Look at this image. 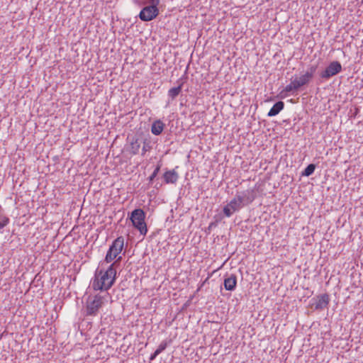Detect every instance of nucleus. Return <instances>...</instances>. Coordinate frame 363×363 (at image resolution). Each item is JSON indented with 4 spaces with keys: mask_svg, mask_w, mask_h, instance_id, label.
I'll list each match as a JSON object with an SVG mask.
<instances>
[{
    "mask_svg": "<svg viewBox=\"0 0 363 363\" xmlns=\"http://www.w3.org/2000/svg\"><path fill=\"white\" fill-rule=\"evenodd\" d=\"M224 288L227 291H234L237 285V277L235 274H231L226 276L224 279Z\"/></svg>",
    "mask_w": 363,
    "mask_h": 363,
    "instance_id": "11",
    "label": "nucleus"
},
{
    "mask_svg": "<svg viewBox=\"0 0 363 363\" xmlns=\"http://www.w3.org/2000/svg\"><path fill=\"white\" fill-rule=\"evenodd\" d=\"M158 14V8L150 5L144 7L140 11L139 13V17L143 21H150L156 18Z\"/></svg>",
    "mask_w": 363,
    "mask_h": 363,
    "instance_id": "8",
    "label": "nucleus"
},
{
    "mask_svg": "<svg viewBox=\"0 0 363 363\" xmlns=\"http://www.w3.org/2000/svg\"><path fill=\"white\" fill-rule=\"evenodd\" d=\"M284 108V103L281 101H279L274 104V106L271 108L269 111L267 113L269 117L275 116L279 113L281 111H282Z\"/></svg>",
    "mask_w": 363,
    "mask_h": 363,
    "instance_id": "14",
    "label": "nucleus"
},
{
    "mask_svg": "<svg viewBox=\"0 0 363 363\" xmlns=\"http://www.w3.org/2000/svg\"><path fill=\"white\" fill-rule=\"evenodd\" d=\"M145 214L141 208H136L132 211L130 220L133 225L138 229L141 235H146L147 228L145 222Z\"/></svg>",
    "mask_w": 363,
    "mask_h": 363,
    "instance_id": "4",
    "label": "nucleus"
},
{
    "mask_svg": "<svg viewBox=\"0 0 363 363\" xmlns=\"http://www.w3.org/2000/svg\"><path fill=\"white\" fill-rule=\"evenodd\" d=\"M317 65H311L308 68L304 74L311 81L312 79L313 78L315 72L317 70Z\"/></svg>",
    "mask_w": 363,
    "mask_h": 363,
    "instance_id": "19",
    "label": "nucleus"
},
{
    "mask_svg": "<svg viewBox=\"0 0 363 363\" xmlns=\"http://www.w3.org/2000/svg\"><path fill=\"white\" fill-rule=\"evenodd\" d=\"M106 298L100 295L89 296L84 309L85 316L95 317L98 315L101 308L104 305Z\"/></svg>",
    "mask_w": 363,
    "mask_h": 363,
    "instance_id": "2",
    "label": "nucleus"
},
{
    "mask_svg": "<svg viewBox=\"0 0 363 363\" xmlns=\"http://www.w3.org/2000/svg\"><path fill=\"white\" fill-rule=\"evenodd\" d=\"M167 347V343L165 341L162 342L158 346L157 349L150 355V359H155L161 352H162Z\"/></svg>",
    "mask_w": 363,
    "mask_h": 363,
    "instance_id": "17",
    "label": "nucleus"
},
{
    "mask_svg": "<svg viewBox=\"0 0 363 363\" xmlns=\"http://www.w3.org/2000/svg\"><path fill=\"white\" fill-rule=\"evenodd\" d=\"M9 223V218L6 216H0V230L3 229Z\"/></svg>",
    "mask_w": 363,
    "mask_h": 363,
    "instance_id": "20",
    "label": "nucleus"
},
{
    "mask_svg": "<svg viewBox=\"0 0 363 363\" xmlns=\"http://www.w3.org/2000/svg\"><path fill=\"white\" fill-rule=\"evenodd\" d=\"M342 71V65L338 61H333L320 74V77L325 79L337 74Z\"/></svg>",
    "mask_w": 363,
    "mask_h": 363,
    "instance_id": "6",
    "label": "nucleus"
},
{
    "mask_svg": "<svg viewBox=\"0 0 363 363\" xmlns=\"http://www.w3.org/2000/svg\"><path fill=\"white\" fill-rule=\"evenodd\" d=\"M310 82L311 80L304 74L291 79V82L281 91V98L288 96V93L297 92L301 87L308 85Z\"/></svg>",
    "mask_w": 363,
    "mask_h": 363,
    "instance_id": "3",
    "label": "nucleus"
},
{
    "mask_svg": "<svg viewBox=\"0 0 363 363\" xmlns=\"http://www.w3.org/2000/svg\"><path fill=\"white\" fill-rule=\"evenodd\" d=\"M165 125L161 120H156L151 126V132L155 135H160L164 128Z\"/></svg>",
    "mask_w": 363,
    "mask_h": 363,
    "instance_id": "13",
    "label": "nucleus"
},
{
    "mask_svg": "<svg viewBox=\"0 0 363 363\" xmlns=\"http://www.w3.org/2000/svg\"><path fill=\"white\" fill-rule=\"evenodd\" d=\"M242 208H243V206L238 200H237V198L235 196V197L223 207V213L226 217L229 218L233 214V213L238 211Z\"/></svg>",
    "mask_w": 363,
    "mask_h": 363,
    "instance_id": "10",
    "label": "nucleus"
},
{
    "mask_svg": "<svg viewBox=\"0 0 363 363\" xmlns=\"http://www.w3.org/2000/svg\"><path fill=\"white\" fill-rule=\"evenodd\" d=\"M160 165L158 164L156 168L155 169V170L153 171V172L152 173V174L149 177L148 179H149V182H152L154 179L157 177V175L158 174L159 172H160Z\"/></svg>",
    "mask_w": 363,
    "mask_h": 363,
    "instance_id": "21",
    "label": "nucleus"
},
{
    "mask_svg": "<svg viewBox=\"0 0 363 363\" xmlns=\"http://www.w3.org/2000/svg\"><path fill=\"white\" fill-rule=\"evenodd\" d=\"M116 262L112 263L105 272L103 270L96 272L92 284L94 290L107 291L113 286L116 276Z\"/></svg>",
    "mask_w": 363,
    "mask_h": 363,
    "instance_id": "1",
    "label": "nucleus"
},
{
    "mask_svg": "<svg viewBox=\"0 0 363 363\" xmlns=\"http://www.w3.org/2000/svg\"><path fill=\"white\" fill-rule=\"evenodd\" d=\"M163 179L166 184H175L179 179V175L175 169L167 170L164 173Z\"/></svg>",
    "mask_w": 363,
    "mask_h": 363,
    "instance_id": "12",
    "label": "nucleus"
},
{
    "mask_svg": "<svg viewBox=\"0 0 363 363\" xmlns=\"http://www.w3.org/2000/svg\"><path fill=\"white\" fill-rule=\"evenodd\" d=\"M315 165L314 164H308L305 169L302 172L301 175L304 177H309L314 172Z\"/></svg>",
    "mask_w": 363,
    "mask_h": 363,
    "instance_id": "18",
    "label": "nucleus"
},
{
    "mask_svg": "<svg viewBox=\"0 0 363 363\" xmlns=\"http://www.w3.org/2000/svg\"><path fill=\"white\" fill-rule=\"evenodd\" d=\"M160 0H150V6H156L160 4Z\"/></svg>",
    "mask_w": 363,
    "mask_h": 363,
    "instance_id": "23",
    "label": "nucleus"
},
{
    "mask_svg": "<svg viewBox=\"0 0 363 363\" xmlns=\"http://www.w3.org/2000/svg\"><path fill=\"white\" fill-rule=\"evenodd\" d=\"M235 196L243 207L251 203L256 197L254 189H247L238 193Z\"/></svg>",
    "mask_w": 363,
    "mask_h": 363,
    "instance_id": "9",
    "label": "nucleus"
},
{
    "mask_svg": "<svg viewBox=\"0 0 363 363\" xmlns=\"http://www.w3.org/2000/svg\"><path fill=\"white\" fill-rule=\"evenodd\" d=\"M142 140L139 138H133L130 143V152L133 155H137L139 152Z\"/></svg>",
    "mask_w": 363,
    "mask_h": 363,
    "instance_id": "15",
    "label": "nucleus"
},
{
    "mask_svg": "<svg viewBox=\"0 0 363 363\" xmlns=\"http://www.w3.org/2000/svg\"><path fill=\"white\" fill-rule=\"evenodd\" d=\"M183 84L181 83L177 87H172L168 91V96L172 101L174 100L181 92Z\"/></svg>",
    "mask_w": 363,
    "mask_h": 363,
    "instance_id": "16",
    "label": "nucleus"
},
{
    "mask_svg": "<svg viewBox=\"0 0 363 363\" xmlns=\"http://www.w3.org/2000/svg\"><path fill=\"white\" fill-rule=\"evenodd\" d=\"M330 302L329 295L327 294H320L311 300V308L316 311H322L327 308Z\"/></svg>",
    "mask_w": 363,
    "mask_h": 363,
    "instance_id": "7",
    "label": "nucleus"
},
{
    "mask_svg": "<svg viewBox=\"0 0 363 363\" xmlns=\"http://www.w3.org/2000/svg\"><path fill=\"white\" fill-rule=\"evenodd\" d=\"M121 259V257H119L118 259H117V261H120Z\"/></svg>",
    "mask_w": 363,
    "mask_h": 363,
    "instance_id": "24",
    "label": "nucleus"
},
{
    "mask_svg": "<svg viewBox=\"0 0 363 363\" xmlns=\"http://www.w3.org/2000/svg\"><path fill=\"white\" fill-rule=\"evenodd\" d=\"M151 147H151L150 143L144 141L143 142V148H142V155H145L146 152L149 151L151 149Z\"/></svg>",
    "mask_w": 363,
    "mask_h": 363,
    "instance_id": "22",
    "label": "nucleus"
},
{
    "mask_svg": "<svg viewBox=\"0 0 363 363\" xmlns=\"http://www.w3.org/2000/svg\"><path fill=\"white\" fill-rule=\"evenodd\" d=\"M124 246V238L123 236L118 237L113 240L106 253L105 262H111L121 252Z\"/></svg>",
    "mask_w": 363,
    "mask_h": 363,
    "instance_id": "5",
    "label": "nucleus"
}]
</instances>
